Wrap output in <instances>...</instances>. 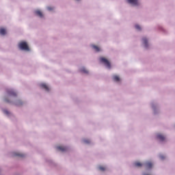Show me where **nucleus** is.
I'll return each mask as SVG.
<instances>
[{"label": "nucleus", "mask_w": 175, "mask_h": 175, "mask_svg": "<svg viewBox=\"0 0 175 175\" xmlns=\"http://www.w3.org/2000/svg\"><path fill=\"white\" fill-rule=\"evenodd\" d=\"M142 40H143V43L144 44L145 47H148L147 38H144Z\"/></svg>", "instance_id": "nucleus-11"}, {"label": "nucleus", "mask_w": 175, "mask_h": 175, "mask_svg": "<svg viewBox=\"0 0 175 175\" xmlns=\"http://www.w3.org/2000/svg\"><path fill=\"white\" fill-rule=\"evenodd\" d=\"M81 72L83 73H88V70H87L85 68H81Z\"/></svg>", "instance_id": "nucleus-17"}, {"label": "nucleus", "mask_w": 175, "mask_h": 175, "mask_svg": "<svg viewBox=\"0 0 175 175\" xmlns=\"http://www.w3.org/2000/svg\"><path fill=\"white\" fill-rule=\"evenodd\" d=\"M145 166L146 167V169H151V167H152V163L148 161L146 162L145 164Z\"/></svg>", "instance_id": "nucleus-7"}, {"label": "nucleus", "mask_w": 175, "mask_h": 175, "mask_svg": "<svg viewBox=\"0 0 175 175\" xmlns=\"http://www.w3.org/2000/svg\"><path fill=\"white\" fill-rule=\"evenodd\" d=\"M5 102H6L7 103H10V101H9V100H8L7 98H5Z\"/></svg>", "instance_id": "nucleus-22"}, {"label": "nucleus", "mask_w": 175, "mask_h": 175, "mask_svg": "<svg viewBox=\"0 0 175 175\" xmlns=\"http://www.w3.org/2000/svg\"><path fill=\"white\" fill-rule=\"evenodd\" d=\"M135 166H136L137 167H141V166H143V164H142V163L140 162H135Z\"/></svg>", "instance_id": "nucleus-15"}, {"label": "nucleus", "mask_w": 175, "mask_h": 175, "mask_svg": "<svg viewBox=\"0 0 175 175\" xmlns=\"http://www.w3.org/2000/svg\"><path fill=\"white\" fill-rule=\"evenodd\" d=\"M100 62L102 64H104V65H105V66H107V68H108L109 69H110V68H111L110 62H109V60H107V59H106L105 57H100Z\"/></svg>", "instance_id": "nucleus-2"}, {"label": "nucleus", "mask_w": 175, "mask_h": 175, "mask_svg": "<svg viewBox=\"0 0 175 175\" xmlns=\"http://www.w3.org/2000/svg\"><path fill=\"white\" fill-rule=\"evenodd\" d=\"M3 112L5 114L9 115V111L8 110H4Z\"/></svg>", "instance_id": "nucleus-20"}, {"label": "nucleus", "mask_w": 175, "mask_h": 175, "mask_svg": "<svg viewBox=\"0 0 175 175\" xmlns=\"http://www.w3.org/2000/svg\"><path fill=\"white\" fill-rule=\"evenodd\" d=\"M0 35H6V29L5 28L0 29Z\"/></svg>", "instance_id": "nucleus-10"}, {"label": "nucleus", "mask_w": 175, "mask_h": 175, "mask_svg": "<svg viewBox=\"0 0 175 175\" xmlns=\"http://www.w3.org/2000/svg\"><path fill=\"white\" fill-rule=\"evenodd\" d=\"M92 48L95 50V51H96L97 53H98V51H100V49L98 48V46L96 45H92Z\"/></svg>", "instance_id": "nucleus-12"}, {"label": "nucleus", "mask_w": 175, "mask_h": 175, "mask_svg": "<svg viewBox=\"0 0 175 175\" xmlns=\"http://www.w3.org/2000/svg\"><path fill=\"white\" fill-rule=\"evenodd\" d=\"M57 150H58L59 151H62V152H65V151L68 150V148L65 146H57Z\"/></svg>", "instance_id": "nucleus-3"}, {"label": "nucleus", "mask_w": 175, "mask_h": 175, "mask_svg": "<svg viewBox=\"0 0 175 175\" xmlns=\"http://www.w3.org/2000/svg\"><path fill=\"white\" fill-rule=\"evenodd\" d=\"M18 48L21 50H24L25 51H29V46L26 42L22 41L18 44Z\"/></svg>", "instance_id": "nucleus-1"}, {"label": "nucleus", "mask_w": 175, "mask_h": 175, "mask_svg": "<svg viewBox=\"0 0 175 175\" xmlns=\"http://www.w3.org/2000/svg\"><path fill=\"white\" fill-rule=\"evenodd\" d=\"M35 13L39 17H43V14L42 13V12L40 10H36V11H35Z\"/></svg>", "instance_id": "nucleus-9"}, {"label": "nucleus", "mask_w": 175, "mask_h": 175, "mask_svg": "<svg viewBox=\"0 0 175 175\" xmlns=\"http://www.w3.org/2000/svg\"><path fill=\"white\" fill-rule=\"evenodd\" d=\"M157 139L161 140V142H163L165 140V136L162 135V134H157Z\"/></svg>", "instance_id": "nucleus-8"}, {"label": "nucleus", "mask_w": 175, "mask_h": 175, "mask_svg": "<svg viewBox=\"0 0 175 175\" xmlns=\"http://www.w3.org/2000/svg\"><path fill=\"white\" fill-rule=\"evenodd\" d=\"M48 10H53V8L51 7H48Z\"/></svg>", "instance_id": "nucleus-24"}, {"label": "nucleus", "mask_w": 175, "mask_h": 175, "mask_svg": "<svg viewBox=\"0 0 175 175\" xmlns=\"http://www.w3.org/2000/svg\"><path fill=\"white\" fill-rule=\"evenodd\" d=\"M14 157H21V158L24 157V154L18 152L14 153Z\"/></svg>", "instance_id": "nucleus-13"}, {"label": "nucleus", "mask_w": 175, "mask_h": 175, "mask_svg": "<svg viewBox=\"0 0 175 175\" xmlns=\"http://www.w3.org/2000/svg\"><path fill=\"white\" fill-rule=\"evenodd\" d=\"M99 170H101V172H105V170H106V168L103 166H100Z\"/></svg>", "instance_id": "nucleus-16"}, {"label": "nucleus", "mask_w": 175, "mask_h": 175, "mask_svg": "<svg viewBox=\"0 0 175 175\" xmlns=\"http://www.w3.org/2000/svg\"><path fill=\"white\" fill-rule=\"evenodd\" d=\"M8 94L9 96H17V93H16L13 90H8Z\"/></svg>", "instance_id": "nucleus-5"}, {"label": "nucleus", "mask_w": 175, "mask_h": 175, "mask_svg": "<svg viewBox=\"0 0 175 175\" xmlns=\"http://www.w3.org/2000/svg\"><path fill=\"white\" fill-rule=\"evenodd\" d=\"M40 87L41 88H43L44 90H45V91H50V88H49V86H47V85H46V83H41L40 85Z\"/></svg>", "instance_id": "nucleus-4"}, {"label": "nucleus", "mask_w": 175, "mask_h": 175, "mask_svg": "<svg viewBox=\"0 0 175 175\" xmlns=\"http://www.w3.org/2000/svg\"><path fill=\"white\" fill-rule=\"evenodd\" d=\"M84 142L89 144V143H90V141L89 139H85Z\"/></svg>", "instance_id": "nucleus-21"}, {"label": "nucleus", "mask_w": 175, "mask_h": 175, "mask_svg": "<svg viewBox=\"0 0 175 175\" xmlns=\"http://www.w3.org/2000/svg\"><path fill=\"white\" fill-rule=\"evenodd\" d=\"M16 106H20V105H22L21 101H18L16 104Z\"/></svg>", "instance_id": "nucleus-19"}, {"label": "nucleus", "mask_w": 175, "mask_h": 175, "mask_svg": "<svg viewBox=\"0 0 175 175\" xmlns=\"http://www.w3.org/2000/svg\"><path fill=\"white\" fill-rule=\"evenodd\" d=\"M160 158H161V159H165V156H163V155H160Z\"/></svg>", "instance_id": "nucleus-23"}, {"label": "nucleus", "mask_w": 175, "mask_h": 175, "mask_svg": "<svg viewBox=\"0 0 175 175\" xmlns=\"http://www.w3.org/2000/svg\"><path fill=\"white\" fill-rule=\"evenodd\" d=\"M113 80L114 81H120V77H118V75H113Z\"/></svg>", "instance_id": "nucleus-14"}, {"label": "nucleus", "mask_w": 175, "mask_h": 175, "mask_svg": "<svg viewBox=\"0 0 175 175\" xmlns=\"http://www.w3.org/2000/svg\"><path fill=\"white\" fill-rule=\"evenodd\" d=\"M135 28H136V29H139V30L142 29V28L140 27V26L139 25H136Z\"/></svg>", "instance_id": "nucleus-18"}, {"label": "nucleus", "mask_w": 175, "mask_h": 175, "mask_svg": "<svg viewBox=\"0 0 175 175\" xmlns=\"http://www.w3.org/2000/svg\"><path fill=\"white\" fill-rule=\"evenodd\" d=\"M129 3H131V5H137L138 1L137 0H128Z\"/></svg>", "instance_id": "nucleus-6"}]
</instances>
